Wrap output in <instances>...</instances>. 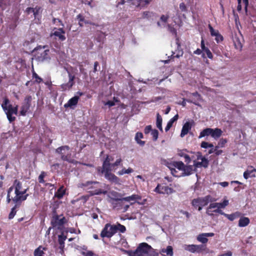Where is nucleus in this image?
Listing matches in <instances>:
<instances>
[{
  "instance_id": "obj_1",
  "label": "nucleus",
  "mask_w": 256,
  "mask_h": 256,
  "mask_svg": "<svg viewBox=\"0 0 256 256\" xmlns=\"http://www.w3.org/2000/svg\"><path fill=\"white\" fill-rule=\"evenodd\" d=\"M124 233L126 231L124 226L117 222L116 224H111L110 223L106 224L100 233V236L102 238H112L118 232Z\"/></svg>"
},
{
  "instance_id": "obj_2",
  "label": "nucleus",
  "mask_w": 256,
  "mask_h": 256,
  "mask_svg": "<svg viewBox=\"0 0 256 256\" xmlns=\"http://www.w3.org/2000/svg\"><path fill=\"white\" fill-rule=\"evenodd\" d=\"M80 187L87 190L91 196L106 194L108 191L101 188V184L97 181H86L80 184Z\"/></svg>"
},
{
  "instance_id": "obj_3",
  "label": "nucleus",
  "mask_w": 256,
  "mask_h": 256,
  "mask_svg": "<svg viewBox=\"0 0 256 256\" xmlns=\"http://www.w3.org/2000/svg\"><path fill=\"white\" fill-rule=\"evenodd\" d=\"M34 51L36 52V58L39 61L44 62L50 58V51L48 46H38L34 49Z\"/></svg>"
},
{
  "instance_id": "obj_4",
  "label": "nucleus",
  "mask_w": 256,
  "mask_h": 256,
  "mask_svg": "<svg viewBox=\"0 0 256 256\" xmlns=\"http://www.w3.org/2000/svg\"><path fill=\"white\" fill-rule=\"evenodd\" d=\"M222 134V131L220 128H206L200 132L198 138H200L204 136H211L214 138L216 140L220 137Z\"/></svg>"
},
{
  "instance_id": "obj_5",
  "label": "nucleus",
  "mask_w": 256,
  "mask_h": 256,
  "mask_svg": "<svg viewBox=\"0 0 256 256\" xmlns=\"http://www.w3.org/2000/svg\"><path fill=\"white\" fill-rule=\"evenodd\" d=\"M2 107L6 114L7 118L10 122L16 120V117L12 116V111L13 108L12 106L10 104V100L5 98L2 104Z\"/></svg>"
},
{
  "instance_id": "obj_6",
  "label": "nucleus",
  "mask_w": 256,
  "mask_h": 256,
  "mask_svg": "<svg viewBox=\"0 0 256 256\" xmlns=\"http://www.w3.org/2000/svg\"><path fill=\"white\" fill-rule=\"evenodd\" d=\"M66 222V218L62 214L58 215L56 212H54L50 224L52 228H58L62 226Z\"/></svg>"
},
{
  "instance_id": "obj_7",
  "label": "nucleus",
  "mask_w": 256,
  "mask_h": 256,
  "mask_svg": "<svg viewBox=\"0 0 256 256\" xmlns=\"http://www.w3.org/2000/svg\"><path fill=\"white\" fill-rule=\"evenodd\" d=\"M113 210L118 211L121 210L122 212H126L130 208V204H124L122 198L112 202L110 203Z\"/></svg>"
},
{
  "instance_id": "obj_8",
  "label": "nucleus",
  "mask_w": 256,
  "mask_h": 256,
  "mask_svg": "<svg viewBox=\"0 0 256 256\" xmlns=\"http://www.w3.org/2000/svg\"><path fill=\"white\" fill-rule=\"evenodd\" d=\"M154 250L152 247L147 243L143 242L138 246L134 252V256H140L142 254H147Z\"/></svg>"
},
{
  "instance_id": "obj_9",
  "label": "nucleus",
  "mask_w": 256,
  "mask_h": 256,
  "mask_svg": "<svg viewBox=\"0 0 256 256\" xmlns=\"http://www.w3.org/2000/svg\"><path fill=\"white\" fill-rule=\"evenodd\" d=\"M65 34L66 32L63 26L60 28H54L50 34V36H54L56 39H58V40L63 42L66 39Z\"/></svg>"
},
{
  "instance_id": "obj_10",
  "label": "nucleus",
  "mask_w": 256,
  "mask_h": 256,
  "mask_svg": "<svg viewBox=\"0 0 256 256\" xmlns=\"http://www.w3.org/2000/svg\"><path fill=\"white\" fill-rule=\"evenodd\" d=\"M32 101V97L30 96H26L24 99V102L22 104L20 108V115L22 116H26V112L30 109L31 106V102Z\"/></svg>"
},
{
  "instance_id": "obj_11",
  "label": "nucleus",
  "mask_w": 256,
  "mask_h": 256,
  "mask_svg": "<svg viewBox=\"0 0 256 256\" xmlns=\"http://www.w3.org/2000/svg\"><path fill=\"white\" fill-rule=\"evenodd\" d=\"M206 247L202 244H186L184 249L192 253H200L205 250Z\"/></svg>"
},
{
  "instance_id": "obj_12",
  "label": "nucleus",
  "mask_w": 256,
  "mask_h": 256,
  "mask_svg": "<svg viewBox=\"0 0 256 256\" xmlns=\"http://www.w3.org/2000/svg\"><path fill=\"white\" fill-rule=\"evenodd\" d=\"M191 204L194 208H198L199 211L202 210L203 206L207 205L204 197H198L194 198L192 200Z\"/></svg>"
},
{
  "instance_id": "obj_13",
  "label": "nucleus",
  "mask_w": 256,
  "mask_h": 256,
  "mask_svg": "<svg viewBox=\"0 0 256 256\" xmlns=\"http://www.w3.org/2000/svg\"><path fill=\"white\" fill-rule=\"evenodd\" d=\"M28 188H26L24 190H20V194H18V195H16V196L13 198L12 201L14 202H20L21 203L22 202L26 200L28 196V194H26V192H28Z\"/></svg>"
},
{
  "instance_id": "obj_14",
  "label": "nucleus",
  "mask_w": 256,
  "mask_h": 256,
  "mask_svg": "<svg viewBox=\"0 0 256 256\" xmlns=\"http://www.w3.org/2000/svg\"><path fill=\"white\" fill-rule=\"evenodd\" d=\"M110 159L108 156H106L105 160L103 162L102 167H98V170L102 174L104 172L111 171L112 164L110 163Z\"/></svg>"
},
{
  "instance_id": "obj_15",
  "label": "nucleus",
  "mask_w": 256,
  "mask_h": 256,
  "mask_svg": "<svg viewBox=\"0 0 256 256\" xmlns=\"http://www.w3.org/2000/svg\"><path fill=\"white\" fill-rule=\"evenodd\" d=\"M217 206V208L214 209L212 210V212L221 215L224 214V212L221 210L222 208H224L229 204V201L228 200L224 199L222 202H215Z\"/></svg>"
},
{
  "instance_id": "obj_16",
  "label": "nucleus",
  "mask_w": 256,
  "mask_h": 256,
  "mask_svg": "<svg viewBox=\"0 0 256 256\" xmlns=\"http://www.w3.org/2000/svg\"><path fill=\"white\" fill-rule=\"evenodd\" d=\"M106 194L108 198H110L108 200L110 203L112 202L118 200L120 198H122V196H124V194L114 190H110Z\"/></svg>"
},
{
  "instance_id": "obj_17",
  "label": "nucleus",
  "mask_w": 256,
  "mask_h": 256,
  "mask_svg": "<svg viewBox=\"0 0 256 256\" xmlns=\"http://www.w3.org/2000/svg\"><path fill=\"white\" fill-rule=\"evenodd\" d=\"M65 150H70V147L68 146H61L56 149V152L60 155L61 159L62 160L70 162L68 158V156L66 155L65 154L62 152V151Z\"/></svg>"
},
{
  "instance_id": "obj_18",
  "label": "nucleus",
  "mask_w": 256,
  "mask_h": 256,
  "mask_svg": "<svg viewBox=\"0 0 256 256\" xmlns=\"http://www.w3.org/2000/svg\"><path fill=\"white\" fill-rule=\"evenodd\" d=\"M214 235V234L213 232L202 233L197 236L196 239L202 244H206L208 242L207 237H212Z\"/></svg>"
},
{
  "instance_id": "obj_19",
  "label": "nucleus",
  "mask_w": 256,
  "mask_h": 256,
  "mask_svg": "<svg viewBox=\"0 0 256 256\" xmlns=\"http://www.w3.org/2000/svg\"><path fill=\"white\" fill-rule=\"evenodd\" d=\"M111 171H108L105 172L104 177L106 179L109 180L110 182L114 184H118L120 182V178L114 174L111 173Z\"/></svg>"
},
{
  "instance_id": "obj_20",
  "label": "nucleus",
  "mask_w": 256,
  "mask_h": 256,
  "mask_svg": "<svg viewBox=\"0 0 256 256\" xmlns=\"http://www.w3.org/2000/svg\"><path fill=\"white\" fill-rule=\"evenodd\" d=\"M68 77V82L66 84H64L61 86V88L64 90L70 89L74 84V79L75 78L74 76L72 75L71 74L69 73Z\"/></svg>"
},
{
  "instance_id": "obj_21",
  "label": "nucleus",
  "mask_w": 256,
  "mask_h": 256,
  "mask_svg": "<svg viewBox=\"0 0 256 256\" xmlns=\"http://www.w3.org/2000/svg\"><path fill=\"white\" fill-rule=\"evenodd\" d=\"M79 99V96H75L70 99L67 103L64 104V107L65 108H72V106H76L78 103Z\"/></svg>"
},
{
  "instance_id": "obj_22",
  "label": "nucleus",
  "mask_w": 256,
  "mask_h": 256,
  "mask_svg": "<svg viewBox=\"0 0 256 256\" xmlns=\"http://www.w3.org/2000/svg\"><path fill=\"white\" fill-rule=\"evenodd\" d=\"M192 127V124L189 122H186L182 126L180 135V136L183 138L184 136L187 134L189 130H191Z\"/></svg>"
},
{
  "instance_id": "obj_23",
  "label": "nucleus",
  "mask_w": 256,
  "mask_h": 256,
  "mask_svg": "<svg viewBox=\"0 0 256 256\" xmlns=\"http://www.w3.org/2000/svg\"><path fill=\"white\" fill-rule=\"evenodd\" d=\"M194 171H196V168H193V166L191 165H184V168L182 170V176H190L192 174Z\"/></svg>"
},
{
  "instance_id": "obj_24",
  "label": "nucleus",
  "mask_w": 256,
  "mask_h": 256,
  "mask_svg": "<svg viewBox=\"0 0 256 256\" xmlns=\"http://www.w3.org/2000/svg\"><path fill=\"white\" fill-rule=\"evenodd\" d=\"M168 163L170 164V166H174L180 170L182 171V170L184 168V164L182 161H174L170 162H168Z\"/></svg>"
},
{
  "instance_id": "obj_25",
  "label": "nucleus",
  "mask_w": 256,
  "mask_h": 256,
  "mask_svg": "<svg viewBox=\"0 0 256 256\" xmlns=\"http://www.w3.org/2000/svg\"><path fill=\"white\" fill-rule=\"evenodd\" d=\"M122 198L124 201L126 202H131V201H136V200H140L142 199V197L138 194H132L130 196L124 197L122 196Z\"/></svg>"
},
{
  "instance_id": "obj_26",
  "label": "nucleus",
  "mask_w": 256,
  "mask_h": 256,
  "mask_svg": "<svg viewBox=\"0 0 256 256\" xmlns=\"http://www.w3.org/2000/svg\"><path fill=\"white\" fill-rule=\"evenodd\" d=\"M154 13L152 12L144 11L142 14V18L147 20H152Z\"/></svg>"
},
{
  "instance_id": "obj_27",
  "label": "nucleus",
  "mask_w": 256,
  "mask_h": 256,
  "mask_svg": "<svg viewBox=\"0 0 256 256\" xmlns=\"http://www.w3.org/2000/svg\"><path fill=\"white\" fill-rule=\"evenodd\" d=\"M14 193L16 195H18L22 188V184L18 180H16L14 182Z\"/></svg>"
},
{
  "instance_id": "obj_28",
  "label": "nucleus",
  "mask_w": 256,
  "mask_h": 256,
  "mask_svg": "<svg viewBox=\"0 0 256 256\" xmlns=\"http://www.w3.org/2000/svg\"><path fill=\"white\" fill-rule=\"evenodd\" d=\"M14 203L15 204V205L11 209V211L8 215V218L10 220H11L14 218V216L16 215V208H18L21 204V203H20L19 202H18L17 203L16 202H14Z\"/></svg>"
},
{
  "instance_id": "obj_29",
  "label": "nucleus",
  "mask_w": 256,
  "mask_h": 256,
  "mask_svg": "<svg viewBox=\"0 0 256 256\" xmlns=\"http://www.w3.org/2000/svg\"><path fill=\"white\" fill-rule=\"evenodd\" d=\"M46 250V248L40 246L34 250V256H44L45 253L44 251Z\"/></svg>"
},
{
  "instance_id": "obj_30",
  "label": "nucleus",
  "mask_w": 256,
  "mask_h": 256,
  "mask_svg": "<svg viewBox=\"0 0 256 256\" xmlns=\"http://www.w3.org/2000/svg\"><path fill=\"white\" fill-rule=\"evenodd\" d=\"M178 118V115L176 114L168 122L166 127L165 128V131L168 132L172 127L174 122H176Z\"/></svg>"
},
{
  "instance_id": "obj_31",
  "label": "nucleus",
  "mask_w": 256,
  "mask_h": 256,
  "mask_svg": "<svg viewBox=\"0 0 256 256\" xmlns=\"http://www.w3.org/2000/svg\"><path fill=\"white\" fill-rule=\"evenodd\" d=\"M66 193V190L63 186H61L55 192L54 196L58 199L62 198Z\"/></svg>"
},
{
  "instance_id": "obj_32",
  "label": "nucleus",
  "mask_w": 256,
  "mask_h": 256,
  "mask_svg": "<svg viewBox=\"0 0 256 256\" xmlns=\"http://www.w3.org/2000/svg\"><path fill=\"white\" fill-rule=\"evenodd\" d=\"M160 253L164 256H165V255L163 254V253H166L168 256H172L174 254L172 247L170 246H168L166 248L162 249L160 250Z\"/></svg>"
},
{
  "instance_id": "obj_33",
  "label": "nucleus",
  "mask_w": 256,
  "mask_h": 256,
  "mask_svg": "<svg viewBox=\"0 0 256 256\" xmlns=\"http://www.w3.org/2000/svg\"><path fill=\"white\" fill-rule=\"evenodd\" d=\"M250 219L247 217H242L238 221V226L240 227H244L250 224Z\"/></svg>"
},
{
  "instance_id": "obj_34",
  "label": "nucleus",
  "mask_w": 256,
  "mask_h": 256,
  "mask_svg": "<svg viewBox=\"0 0 256 256\" xmlns=\"http://www.w3.org/2000/svg\"><path fill=\"white\" fill-rule=\"evenodd\" d=\"M233 42L236 48L241 50L242 47V44L240 38L235 36L233 38Z\"/></svg>"
},
{
  "instance_id": "obj_35",
  "label": "nucleus",
  "mask_w": 256,
  "mask_h": 256,
  "mask_svg": "<svg viewBox=\"0 0 256 256\" xmlns=\"http://www.w3.org/2000/svg\"><path fill=\"white\" fill-rule=\"evenodd\" d=\"M217 208V206L216 204V203L215 202H212V203H210V205L208 206L207 208H206V214H208V216H214V212H212V210H212V209L213 208Z\"/></svg>"
},
{
  "instance_id": "obj_36",
  "label": "nucleus",
  "mask_w": 256,
  "mask_h": 256,
  "mask_svg": "<svg viewBox=\"0 0 256 256\" xmlns=\"http://www.w3.org/2000/svg\"><path fill=\"white\" fill-rule=\"evenodd\" d=\"M222 215L227 218L230 220L232 221L238 218L240 216V214L238 212H236L234 213L229 214L224 212V214Z\"/></svg>"
},
{
  "instance_id": "obj_37",
  "label": "nucleus",
  "mask_w": 256,
  "mask_h": 256,
  "mask_svg": "<svg viewBox=\"0 0 256 256\" xmlns=\"http://www.w3.org/2000/svg\"><path fill=\"white\" fill-rule=\"evenodd\" d=\"M162 118L160 115L158 113L156 114V127L161 131L162 132Z\"/></svg>"
},
{
  "instance_id": "obj_38",
  "label": "nucleus",
  "mask_w": 256,
  "mask_h": 256,
  "mask_svg": "<svg viewBox=\"0 0 256 256\" xmlns=\"http://www.w3.org/2000/svg\"><path fill=\"white\" fill-rule=\"evenodd\" d=\"M162 194H172L174 190L171 188L167 186H162Z\"/></svg>"
},
{
  "instance_id": "obj_39",
  "label": "nucleus",
  "mask_w": 256,
  "mask_h": 256,
  "mask_svg": "<svg viewBox=\"0 0 256 256\" xmlns=\"http://www.w3.org/2000/svg\"><path fill=\"white\" fill-rule=\"evenodd\" d=\"M167 167L170 170L171 172V174L176 177H179L182 176L181 175H178V172L176 170V168L174 166H170V164L168 162L166 164Z\"/></svg>"
},
{
  "instance_id": "obj_40",
  "label": "nucleus",
  "mask_w": 256,
  "mask_h": 256,
  "mask_svg": "<svg viewBox=\"0 0 256 256\" xmlns=\"http://www.w3.org/2000/svg\"><path fill=\"white\" fill-rule=\"evenodd\" d=\"M66 239V237L62 235L58 236V242L60 244V248L63 249L64 246V240Z\"/></svg>"
},
{
  "instance_id": "obj_41",
  "label": "nucleus",
  "mask_w": 256,
  "mask_h": 256,
  "mask_svg": "<svg viewBox=\"0 0 256 256\" xmlns=\"http://www.w3.org/2000/svg\"><path fill=\"white\" fill-rule=\"evenodd\" d=\"M134 170L130 168H128V169L125 168H122L121 170L118 172V174L120 176L123 175L124 174H128L132 172Z\"/></svg>"
},
{
  "instance_id": "obj_42",
  "label": "nucleus",
  "mask_w": 256,
  "mask_h": 256,
  "mask_svg": "<svg viewBox=\"0 0 256 256\" xmlns=\"http://www.w3.org/2000/svg\"><path fill=\"white\" fill-rule=\"evenodd\" d=\"M76 19L78 21V24L80 26H83V23L86 24L88 23L84 19V17L81 14H79L76 16Z\"/></svg>"
},
{
  "instance_id": "obj_43",
  "label": "nucleus",
  "mask_w": 256,
  "mask_h": 256,
  "mask_svg": "<svg viewBox=\"0 0 256 256\" xmlns=\"http://www.w3.org/2000/svg\"><path fill=\"white\" fill-rule=\"evenodd\" d=\"M204 198L207 205L209 202L212 203L216 200V198H212L210 195H207L204 196Z\"/></svg>"
},
{
  "instance_id": "obj_44",
  "label": "nucleus",
  "mask_w": 256,
  "mask_h": 256,
  "mask_svg": "<svg viewBox=\"0 0 256 256\" xmlns=\"http://www.w3.org/2000/svg\"><path fill=\"white\" fill-rule=\"evenodd\" d=\"M32 78H35L34 82L37 84H40L42 82V79L34 71L32 72Z\"/></svg>"
},
{
  "instance_id": "obj_45",
  "label": "nucleus",
  "mask_w": 256,
  "mask_h": 256,
  "mask_svg": "<svg viewBox=\"0 0 256 256\" xmlns=\"http://www.w3.org/2000/svg\"><path fill=\"white\" fill-rule=\"evenodd\" d=\"M208 27L212 36H215L220 33L218 30H215L210 24H208Z\"/></svg>"
},
{
  "instance_id": "obj_46",
  "label": "nucleus",
  "mask_w": 256,
  "mask_h": 256,
  "mask_svg": "<svg viewBox=\"0 0 256 256\" xmlns=\"http://www.w3.org/2000/svg\"><path fill=\"white\" fill-rule=\"evenodd\" d=\"M167 26L168 31L173 35H174L175 37H177V32L176 29L174 28L170 24H168Z\"/></svg>"
},
{
  "instance_id": "obj_47",
  "label": "nucleus",
  "mask_w": 256,
  "mask_h": 256,
  "mask_svg": "<svg viewBox=\"0 0 256 256\" xmlns=\"http://www.w3.org/2000/svg\"><path fill=\"white\" fill-rule=\"evenodd\" d=\"M128 2H130L131 4L136 6V8H138L140 5L142 0H128Z\"/></svg>"
},
{
  "instance_id": "obj_48",
  "label": "nucleus",
  "mask_w": 256,
  "mask_h": 256,
  "mask_svg": "<svg viewBox=\"0 0 256 256\" xmlns=\"http://www.w3.org/2000/svg\"><path fill=\"white\" fill-rule=\"evenodd\" d=\"M152 136V140L154 141H156L158 140V132L156 130H152L151 133Z\"/></svg>"
},
{
  "instance_id": "obj_49",
  "label": "nucleus",
  "mask_w": 256,
  "mask_h": 256,
  "mask_svg": "<svg viewBox=\"0 0 256 256\" xmlns=\"http://www.w3.org/2000/svg\"><path fill=\"white\" fill-rule=\"evenodd\" d=\"M227 142V140L224 138H221L218 142V146H218V148L220 147L222 148L226 144Z\"/></svg>"
},
{
  "instance_id": "obj_50",
  "label": "nucleus",
  "mask_w": 256,
  "mask_h": 256,
  "mask_svg": "<svg viewBox=\"0 0 256 256\" xmlns=\"http://www.w3.org/2000/svg\"><path fill=\"white\" fill-rule=\"evenodd\" d=\"M46 176V173L44 172H42L38 178V182L40 183H44V176Z\"/></svg>"
},
{
  "instance_id": "obj_51",
  "label": "nucleus",
  "mask_w": 256,
  "mask_h": 256,
  "mask_svg": "<svg viewBox=\"0 0 256 256\" xmlns=\"http://www.w3.org/2000/svg\"><path fill=\"white\" fill-rule=\"evenodd\" d=\"M201 163L202 164V166L206 168L208 166V160L206 158H205L204 157H202V162H201Z\"/></svg>"
},
{
  "instance_id": "obj_52",
  "label": "nucleus",
  "mask_w": 256,
  "mask_h": 256,
  "mask_svg": "<svg viewBox=\"0 0 256 256\" xmlns=\"http://www.w3.org/2000/svg\"><path fill=\"white\" fill-rule=\"evenodd\" d=\"M215 40L216 42L217 43H219L220 42H222L224 40V38L222 34H220V33L216 34L215 36Z\"/></svg>"
},
{
  "instance_id": "obj_53",
  "label": "nucleus",
  "mask_w": 256,
  "mask_h": 256,
  "mask_svg": "<svg viewBox=\"0 0 256 256\" xmlns=\"http://www.w3.org/2000/svg\"><path fill=\"white\" fill-rule=\"evenodd\" d=\"M204 52L206 53L208 58L210 59H212L213 55L208 48H205V50H204Z\"/></svg>"
},
{
  "instance_id": "obj_54",
  "label": "nucleus",
  "mask_w": 256,
  "mask_h": 256,
  "mask_svg": "<svg viewBox=\"0 0 256 256\" xmlns=\"http://www.w3.org/2000/svg\"><path fill=\"white\" fill-rule=\"evenodd\" d=\"M169 18H170V16L168 15L162 14L160 18V20L163 22L166 23L168 22V20Z\"/></svg>"
},
{
  "instance_id": "obj_55",
  "label": "nucleus",
  "mask_w": 256,
  "mask_h": 256,
  "mask_svg": "<svg viewBox=\"0 0 256 256\" xmlns=\"http://www.w3.org/2000/svg\"><path fill=\"white\" fill-rule=\"evenodd\" d=\"M162 186L160 184H158L156 187L154 188V192L156 193L162 194Z\"/></svg>"
},
{
  "instance_id": "obj_56",
  "label": "nucleus",
  "mask_w": 256,
  "mask_h": 256,
  "mask_svg": "<svg viewBox=\"0 0 256 256\" xmlns=\"http://www.w3.org/2000/svg\"><path fill=\"white\" fill-rule=\"evenodd\" d=\"M142 138H143V134L142 132H138L136 133V134L135 136V140L136 141H138Z\"/></svg>"
},
{
  "instance_id": "obj_57",
  "label": "nucleus",
  "mask_w": 256,
  "mask_h": 256,
  "mask_svg": "<svg viewBox=\"0 0 256 256\" xmlns=\"http://www.w3.org/2000/svg\"><path fill=\"white\" fill-rule=\"evenodd\" d=\"M152 127L150 125L147 126L144 130V132L145 134H148L150 131L152 132Z\"/></svg>"
},
{
  "instance_id": "obj_58",
  "label": "nucleus",
  "mask_w": 256,
  "mask_h": 256,
  "mask_svg": "<svg viewBox=\"0 0 256 256\" xmlns=\"http://www.w3.org/2000/svg\"><path fill=\"white\" fill-rule=\"evenodd\" d=\"M52 22L54 24H56L57 22H58L60 24L59 25H60L63 27L64 26V24L62 23V21L59 18H54L52 20Z\"/></svg>"
},
{
  "instance_id": "obj_59",
  "label": "nucleus",
  "mask_w": 256,
  "mask_h": 256,
  "mask_svg": "<svg viewBox=\"0 0 256 256\" xmlns=\"http://www.w3.org/2000/svg\"><path fill=\"white\" fill-rule=\"evenodd\" d=\"M184 162L186 164H190L191 162V159L190 157V156L187 154H184Z\"/></svg>"
},
{
  "instance_id": "obj_60",
  "label": "nucleus",
  "mask_w": 256,
  "mask_h": 256,
  "mask_svg": "<svg viewBox=\"0 0 256 256\" xmlns=\"http://www.w3.org/2000/svg\"><path fill=\"white\" fill-rule=\"evenodd\" d=\"M122 160L120 158L117 159L116 161L112 164V167H114L116 166H118L120 164V162H122Z\"/></svg>"
},
{
  "instance_id": "obj_61",
  "label": "nucleus",
  "mask_w": 256,
  "mask_h": 256,
  "mask_svg": "<svg viewBox=\"0 0 256 256\" xmlns=\"http://www.w3.org/2000/svg\"><path fill=\"white\" fill-rule=\"evenodd\" d=\"M180 8L182 12H186L187 10L186 6L184 2H182L180 4Z\"/></svg>"
},
{
  "instance_id": "obj_62",
  "label": "nucleus",
  "mask_w": 256,
  "mask_h": 256,
  "mask_svg": "<svg viewBox=\"0 0 256 256\" xmlns=\"http://www.w3.org/2000/svg\"><path fill=\"white\" fill-rule=\"evenodd\" d=\"M252 174V172H249V170H247L244 172V177L245 179L247 180L249 177L250 174Z\"/></svg>"
},
{
  "instance_id": "obj_63",
  "label": "nucleus",
  "mask_w": 256,
  "mask_h": 256,
  "mask_svg": "<svg viewBox=\"0 0 256 256\" xmlns=\"http://www.w3.org/2000/svg\"><path fill=\"white\" fill-rule=\"evenodd\" d=\"M82 254L84 256H93L94 253L92 251H88L87 252H82Z\"/></svg>"
},
{
  "instance_id": "obj_64",
  "label": "nucleus",
  "mask_w": 256,
  "mask_h": 256,
  "mask_svg": "<svg viewBox=\"0 0 256 256\" xmlns=\"http://www.w3.org/2000/svg\"><path fill=\"white\" fill-rule=\"evenodd\" d=\"M232 253L231 251H228L226 253L218 255V256H232Z\"/></svg>"
}]
</instances>
